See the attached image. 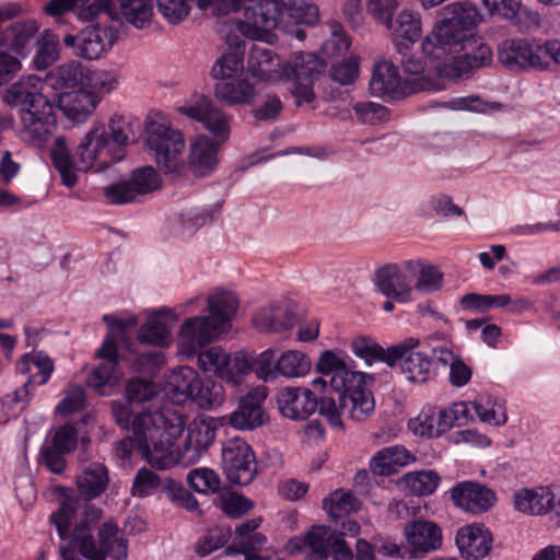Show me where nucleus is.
<instances>
[{
    "mask_svg": "<svg viewBox=\"0 0 560 560\" xmlns=\"http://www.w3.org/2000/svg\"><path fill=\"white\" fill-rule=\"evenodd\" d=\"M178 110L189 118L200 121L215 137L222 140L229 138L230 119L210 98L201 96L192 104L180 106Z\"/></svg>",
    "mask_w": 560,
    "mask_h": 560,
    "instance_id": "27",
    "label": "nucleus"
},
{
    "mask_svg": "<svg viewBox=\"0 0 560 560\" xmlns=\"http://www.w3.org/2000/svg\"><path fill=\"white\" fill-rule=\"evenodd\" d=\"M132 127L130 121L126 120L122 116H114L110 118L108 124V130L106 129V141L110 149L112 156L116 161H121L125 155V148L130 143V137L132 135Z\"/></svg>",
    "mask_w": 560,
    "mask_h": 560,
    "instance_id": "51",
    "label": "nucleus"
},
{
    "mask_svg": "<svg viewBox=\"0 0 560 560\" xmlns=\"http://www.w3.org/2000/svg\"><path fill=\"white\" fill-rule=\"evenodd\" d=\"M36 44L38 48L33 62L36 69L45 70L59 57V38L51 31L46 30Z\"/></svg>",
    "mask_w": 560,
    "mask_h": 560,
    "instance_id": "57",
    "label": "nucleus"
},
{
    "mask_svg": "<svg viewBox=\"0 0 560 560\" xmlns=\"http://www.w3.org/2000/svg\"><path fill=\"white\" fill-rule=\"evenodd\" d=\"M339 392L338 405L332 398L319 401L307 387H283L277 395L280 413L291 420H305L318 409L334 429H343L340 415L362 420L374 410V398L369 387H335Z\"/></svg>",
    "mask_w": 560,
    "mask_h": 560,
    "instance_id": "1",
    "label": "nucleus"
},
{
    "mask_svg": "<svg viewBox=\"0 0 560 560\" xmlns=\"http://www.w3.org/2000/svg\"><path fill=\"white\" fill-rule=\"evenodd\" d=\"M30 387H16L11 394L0 398V423L9 422L16 418L30 404L33 398Z\"/></svg>",
    "mask_w": 560,
    "mask_h": 560,
    "instance_id": "54",
    "label": "nucleus"
},
{
    "mask_svg": "<svg viewBox=\"0 0 560 560\" xmlns=\"http://www.w3.org/2000/svg\"><path fill=\"white\" fill-rule=\"evenodd\" d=\"M419 266V261L406 260L400 265L387 264L376 269L374 284L377 291L400 304L413 301V282Z\"/></svg>",
    "mask_w": 560,
    "mask_h": 560,
    "instance_id": "10",
    "label": "nucleus"
},
{
    "mask_svg": "<svg viewBox=\"0 0 560 560\" xmlns=\"http://www.w3.org/2000/svg\"><path fill=\"white\" fill-rule=\"evenodd\" d=\"M38 30L39 26L35 20L13 23L2 33L0 45L24 57L37 43Z\"/></svg>",
    "mask_w": 560,
    "mask_h": 560,
    "instance_id": "33",
    "label": "nucleus"
},
{
    "mask_svg": "<svg viewBox=\"0 0 560 560\" xmlns=\"http://www.w3.org/2000/svg\"><path fill=\"white\" fill-rule=\"evenodd\" d=\"M44 81L36 75L22 77L3 95V101L19 109L23 141L40 147L54 132L56 116L50 101L43 94Z\"/></svg>",
    "mask_w": 560,
    "mask_h": 560,
    "instance_id": "3",
    "label": "nucleus"
},
{
    "mask_svg": "<svg viewBox=\"0 0 560 560\" xmlns=\"http://www.w3.org/2000/svg\"><path fill=\"white\" fill-rule=\"evenodd\" d=\"M393 42L398 54H407L421 35V20L417 12L401 10L393 21Z\"/></svg>",
    "mask_w": 560,
    "mask_h": 560,
    "instance_id": "34",
    "label": "nucleus"
},
{
    "mask_svg": "<svg viewBox=\"0 0 560 560\" xmlns=\"http://www.w3.org/2000/svg\"><path fill=\"white\" fill-rule=\"evenodd\" d=\"M422 88L418 80L402 81L399 69L392 62L375 63L370 80V92L373 96L387 101L400 100Z\"/></svg>",
    "mask_w": 560,
    "mask_h": 560,
    "instance_id": "19",
    "label": "nucleus"
},
{
    "mask_svg": "<svg viewBox=\"0 0 560 560\" xmlns=\"http://www.w3.org/2000/svg\"><path fill=\"white\" fill-rule=\"evenodd\" d=\"M187 481L195 491L201 493H214L220 489L221 485L218 474L210 468L192 469L187 476Z\"/></svg>",
    "mask_w": 560,
    "mask_h": 560,
    "instance_id": "60",
    "label": "nucleus"
},
{
    "mask_svg": "<svg viewBox=\"0 0 560 560\" xmlns=\"http://www.w3.org/2000/svg\"><path fill=\"white\" fill-rule=\"evenodd\" d=\"M551 490L547 487L536 489H522L514 493V508L522 513L530 515H545L550 513Z\"/></svg>",
    "mask_w": 560,
    "mask_h": 560,
    "instance_id": "43",
    "label": "nucleus"
},
{
    "mask_svg": "<svg viewBox=\"0 0 560 560\" xmlns=\"http://www.w3.org/2000/svg\"><path fill=\"white\" fill-rule=\"evenodd\" d=\"M324 509L328 514L337 520L352 512H357L360 509V501L350 491L338 489L334 491L329 498L323 501Z\"/></svg>",
    "mask_w": 560,
    "mask_h": 560,
    "instance_id": "56",
    "label": "nucleus"
},
{
    "mask_svg": "<svg viewBox=\"0 0 560 560\" xmlns=\"http://www.w3.org/2000/svg\"><path fill=\"white\" fill-rule=\"evenodd\" d=\"M198 365L205 372L231 383L240 385L248 375L249 364L245 352H236L233 357L221 347H211L198 354Z\"/></svg>",
    "mask_w": 560,
    "mask_h": 560,
    "instance_id": "16",
    "label": "nucleus"
},
{
    "mask_svg": "<svg viewBox=\"0 0 560 560\" xmlns=\"http://www.w3.org/2000/svg\"><path fill=\"white\" fill-rule=\"evenodd\" d=\"M173 398L180 395V401L190 400L200 409L212 410L220 407L224 399V387H172Z\"/></svg>",
    "mask_w": 560,
    "mask_h": 560,
    "instance_id": "48",
    "label": "nucleus"
},
{
    "mask_svg": "<svg viewBox=\"0 0 560 560\" xmlns=\"http://www.w3.org/2000/svg\"><path fill=\"white\" fill-rule=\"evenodd\" d=\"M127 393L122 399L112 402V411L115 421L121 428H128L130 417L133 415L136 419L140 412H150L159 400L160 387H126Z\"/></svg>",
    "mask_w": 560,
    "mask_h": 560,
    "instance_id": "24",
    "label": "nucleus"
},
{
    "mask_svg": "<svg viewBox=\"0 0 560 560\" xmlns=\"http://www.w3.org/2000/svg\"><path fill=\"white\" fill-rule=\"evenodd\" d=\"M277 351L273 349H267L253 358L246 353V361L249 364L248 374L254 372L256 377L262 382H275L279 372L277 370Z\"/></svg>",
    "mask_w": 560,
    "mask_h": 560,
    "instance_id": "55",
    "label": "nucleus"
},
{
    "mask_svg": "<svg viewBox=\"0 0 560 560\" xmlns=\"http://www.w3.org/2000/svg\"><path fill=\"white\" fill-rule=\"evenodd\" d=\"M329 557L332 560H376L374 547L366 539L360 538L357 540L355 552L353 553L342 534H338L337 529H334L329 544Z\"/></svg>",
    "mask_w": 560,
    "mask_h": 560,
    "instance_id": "46",
    "label": "nucleus"
},
{
    "mask_svg": "<svg viewBox=\"0 0 560 560\" xmlns=\"http://www.w3.org/2000/svg\"><path fill=\"white\" fill-rule=\"evenodd\" d=\"M164 492L173 503L187 511L194 512L198 509L196 498L179 481L167 479L164 482Z\"/></svg>",
    "mask_w": 560,
    "mask_h": 560,
    "instance_id": "64",
    "label": "nucleus"
},
{
    "mask_svg": "<svg viewBox=\"0 0 560 560\" xmlns=\"http://www.w3.org/2000/svg\"><path fill=\"white\" fill-rule=\"evenodd\" d=\"M546 46L547 40L508 38L498 46V59L510 70H546L549 68Z\"/></svg>",
    "mask_w": 560,
    "mask_h": 560,
    "instance_id": "11",
    "label": "nucleus"
},
{
    "mask_svg": "<svg viewBox=\"0 0 560 560\" xmlns=\"http://www.w3.org/2000/svg\"><path fill=\"white\" fill-rule=\"evenodd\" d=\"M492 534L483 524H470L460 527L455 544L465 560H481L492 547Z\"/></svg>",
    "mask_w": 560,
    "mask_h": 560,
    "instance_id": "28",
    "label": "nucleus"
},
{
    "mask_svg": "<svg viewBox=\"0 0 560 560\" xmlns=\"http://www.w3.org/2000/svg\"><path fill=\"white\" fill-rule=\"evenodd\" d=\"M217 428L211 421L201 420L188 427L183 450L177 454L180 462L194 463L212 445Z\"/></svg>",
    "mask_w": 560,
    "mask_h": 560,
    "instance_id": "31",
    "label": "nucleus"
},
{
    "mask_svg": "<svg viewBox=\"0 0 560 560\" xmlns=\"http://www.w3.org/2000/svg\"><path fill=\"white\" fill-rule=\"evenodd\" d=\"M175 320L177 316L171 308L163 307L154 311L140 326L137 338L141 343L165 347L172 339L170 322Z\"/></svg>",
    "mask_w": 560,
    "mask_h": 560,
    "instance_id": "30",
    "label": "nucleus"
},
{
    "mask_svg": "<svg viewBox=\"0 0 560 560\" xmlns=\"http://www.w3.org/2000/svg\"><path fill=\"white\" fill-rule=\"evenodd\" d=\"M108 482V470L101 463H90L77 477L79 493L86 501L101 497L106 491Z\"/></svg>",
    "mask_w": 560,
    "mask_h": 560,
    "instance_id": "38",
    "label": "nucleus"
},
{
    "mask_svg": "<svg viewBox=\"0 0 560 560\" xmlns=\"http://www.w3.org/2000/svg\"><path fill=\"white\" fill-rule=\"evenodd\" d=\"M237 299L231 292H221L208 298V315L186 318L178 330V353L189 358L211 343L229 328L237 310Z\"/></svg>",
    "mask_w": 560,
    "mask_h": 560,
    "instance_id": "4",
    "label": "nucleus"
},
{
    "mask_svg": "<svg viewBox=\"0 0 560 560\" xmlns=\"http://www.w3.org/2000/svg\"><path fill=\"white\" fill-rule=\"evenodd\" d=\"M55 370L54 360L44 351L23 354L16 362V371L28 374L24 385H45Z\"/></svg>",
    "mask_w": 560,
    "mask_h": 560,
    "instance_id": "35",
    "label": "nucleus"
},
{
    "mask_svg": "<svg viewBox=\"0 0 560 560\" xmlns=\"http://www.w3.org/2000/svg\"><path fill=\"white\" fill-rule=\"evenodd\" d=\"M334 528L314 525L305 534L290 538L285 545L289 555H304V560H327Z\"/></svg>",
    "mask_w": 560,
    "mask_h": 560,
    "instance_id": "25",
    "label": "nucleus"
},
{
    "mask_svg": "<svg viewBox=\"0 0 560 560\" xmlns=\"http://www.w3.org/2000/svg\"><path fill=\"white\" fill-rule=\"evenodd\" d=\"M162 177L152 166L135 168L129 179L119 180L104 188V197L110 205H127L160 189Z\"/></svg>",
    "mask_w": 560,
    "mask_h": 560,
    "instance_id": "13",
    "label": "nucleus"
},
{
    "mask_svg": "<svg viewBox=\"0 0 560 560\" xmlns=\"http://www.w3.org/2000/svg\"><path fill=\"white\" fill-rule=\"evenodd\" d=\"M98 14L104 12L113 21L127 23L138 30L150 25L153 0H100Z\"/></svg>",
    "mask_w": 560,
    "mask_h": 560,
    "instance_id": "23",
    "label": "nucleus"
},
{
    "mask_svg": "<svg viewBox=\"0 0 560 560\" xmlns=\"http://www.w3.org/2000/svg\"><path fill=\"white\" fill-rule=\"evenodd\" d=\"M222 469L234 485L248 486L257 475V462L252 446L242 438L226 440L221 450Z\"/></svg>",
    "mask_w": 560,
    "mask_h": 560,
    "instance_id": "14",
    "label": "nucleus"
},
{
    "mask_svg": "<svg viewBox=\"0 0 560 560\" xmlns=\"http://www.w3.org/2000/svg\"><path fill=\"white\" fill-rule=\"evenodd\" d=\"M280 62L272 49L259 45H253L247 58L248 73L260 81H269L278 78Z\"/></svg>",
    "mask_w": 560,
    "mask_h": 560,
    "instance_id": "39",
    "label": "nucleus"
},
{
    "mask_svg": "<svg viewBox=\"0 0 560 560\" xmlns=\"http://www.w3.org/2000/svg\"><path fill=\"white\" fill-rule=\"evenodd\" d=\"M404 536L411 550L413 559H421L439 550L443 542L441 527L429 520H412L404 528Z\"/></svg>",
    "mask_w": 560,
    "mask_h": 560,
    "instance_id": "26",
    "label": "nucleus"
},
{
    "mask_svg": "<svg viewBox=\"0 0 560 560\" xmlns=\"http://www.w3.org/2000/svg\"><path fill=\"white\" fill-rule=\"evenodd\" d=\"M159 408L155 404L150 412H140L135 419V430L143 458L153 468L165 470L179 463V457L174 452V442L184 432L187 417L177 409L156 412Z\"/></svg>",
    "mask_w": 560,
    "mask_h": 560,
    "instance_id": "2",
    "label": "nucleus"
},
{
    "mask_svg": "<svg viewBox=\"0 0 560 560\" xmlns=\"http://www.w3.org/2000/svg\"><path fill=\"white\" fill-rule=\"evenodd\" d=\"M253 322L260 330L280 332L292 328L296 317L288 305L271 303L269 306L259 310Z\"/></svg>",
    "mask_w": 560,
    "mask_h": 560,
    "instance_id": "37",
    "label": "nucleus"
},
{
    "mask_svg": "<svg viewBox=\"0 0 560 560\" xmlns=\"http://www.w3.org/2000/svg\"><path fill=\"white\" fill-rule=\"evenodd\" d=\"M450 108L455 110H470L480 114H492L500 112L503 104L495 101H486L478 95L455 97L450 102Z\"/></svg>",
    "mask_w": 560,
    "mask_h": 560,
    "instance_id": "59",
    "label": "nucleus"
},
{
    "mask_svg": "<svg viewBox=\"0 0 560 560\" xmlns=\"http://www.w3.org/2000/svg\"><path fill=\"white\" fill-rule=\"evenodd\" d=\"M262 19L258 3L255 0H247L243 18L225 20L219 28V35L226 45L235 48H240L245 38L267 40L270 31Z\"/></svg>",
    "mask_w": 560,
    "mask_h": 560,
    "instance_id": "15",
    "label": "nucleus"
},
{
    "mask_svg": "<svg viewBox=\"0 0 560 560\" xmlns=\"http://www.w3.org/2000/svg\"><path fill=\"white\" fill-rule=\"evenodd\" d=\"M106 141V128L104 126L93 127L81 140L75 150V168L81 172L95 170L101 172L107 168L113 162L110 149Z\"/></svg>",
    "mask_w": 560,
    "mask_h": 560,
    "instance_id": "18",
    "label": "nucleus"
},
{
    "mask_svg": "<svg viewBox=\"0 0 560 560\" xmlns=\"http://www.w3.org/2000/svg\"><path fill=\"white\" fill-rule=\"evenodd\" d=\"M315 371L322 376H331L330 384L323 377L314 378L310 385H368L378 380L374 373H366L355 369V362L343 351L324 350L316 363Z\"/></svg>",
    "mask_w": 560,
    "mask_h": 560,
    "instance_id": "8",
    "label": "nucleus"
},
{
    "mask_svg": "<svg viewBox=\"0 0 560 560\" xmlns=\"http://www.w3.org/2000/svg\"><path fill=\"white\" fill-rule=\"evenodd\" d=\"M130 371L135 374L126 385H153L161 359L158 352H130L126 358Z\"/></svg>",
    "mask_w": 560,
    "mask_h": 560,
    "instance_id": "42",
    "label": "nucleus"
},
{
    "mask_svg": "<svg viewBox=\"0 0 560 560\" xmlns=\"http://www.w3.org/2000/svg\"><path fill=\"white\" fill-rule=\"evenodd\" d=\"M454 504L471 513L488 511L495 502V493L483 485L474 481H462L451 489Z\"/></svg>",
    "mask_w": 560,
    "mask_h": 560,
    "instance_id": "29",
    "label": "nucleus"
},
{
    "mask_svg": "<svg viewBox=\"0 0 560 560\" xmlns=\"http://www.w3.org/2000/svg\"><path fill=\"white\" fill-rule=\"evenodd\" d=\"M50 156L54 166L60 174L62 184L67 187H73L78 182V177L74 172V170H77L75 159L72 160L63 137H57L55 139L50 150Z\"/></svg>",
    "mask_w": 560,
    "mask_h": 560,
    "instance_id": "50",
    "label": "nucleus"
},
{
    "mask_svg": "<svg viewBox=\"0 0 560 560\" xmlns=\"http://www.w3.org/2000/svg\"><path fill=\"white\" fill-rule=\"evenodd\" d=\"M100 0H49L44 5L48 16L57 18L74 11L79 20L93 21L98 15Z\"/></svg>",
    "mask_w": 560,
    "mask_h": 560,
    "instance_id": "45",
    "label": "nucleus"
},
{
    "mask_svg": "<svg viewBox=\"0 0 560 560\" xmlns=\"http://www.w3.org/2000/svg\"><path fill=\"white\" fill-rule=\"evenodd\" d=\"M326 61L315 52L298 51L281 68L282 74L292 81V94L298 106L311 103L314 97V82L325 72Z\"/></svg>",
    "mask_w": 560,
    "mask_h": 560,
    "instance_id": "7",
    "label": "nucleus"
},
{
    "mask_svg": "<svg viewBox=\"0 0 560 560\" xmlns=\"http://www.w3.org/2000/svg\"><path fill=\"white\" fill-rule=\"evenodd\" d=\"M88 73L84 67L75 60L57 67L48 75L49 84L58 90H78L85 85Z\"/></svg>",
    "mask_w": 560,
    "mask_h": 560,
    "instance_id": "47",
    "label": "nucleus"
},
{
    "mask_svg": "<svg viewBox=\"0 0 560 560\" xmlns=\"http://www.w3.org/2000/svg\"><path fill=\"white\" fill-rule=\"evenodd\" d=\"M86 518L81 521L72 532L71 544L79 548L80 553L89 560H106L109 556L114 560H127L128 541L121 535L116 525L104 523L98 529V547L93 538V529L90 522L101 518L102 511L94 506L86 509Z\"/></svg>",
    "mask_w": 560,
    "mask_h": 560,
    "instance_id": "6",
    "label": "nucleus"
},
{
    "mask_svg": "<svg viewBox=\"0 0 560 560\" xmlns=\"http://www.w3.org/2000/svg\"><path fill=\"white\" fill-rule=\"evenodd\" d=\"M456 422V417L447 409L435 412L433 409L422 410L417 419L411 422L416 433L427 438H439L448 431Z\"/></svg>",
    "mask_w": 560,
    "mask_h": 560,
    "instance_id": "41",
    "label": "nucleus"
},
{
    "mask_svg": "<svg viewBox=\"0 0 560 560\" xmlns=\"http://www.w3.org/2000/svg\"><path fill=\"white\" fill-rule=\"evenodd\" d=\"M410 350L406 353L401 363V373L405 375L407 382L410 383H427L433 380L435 372L433 362L422 352H412Z\"/></svg>",
    "mask_w": 560,
    "mask_h": 560,
    "instance_id": "49",
    "label": "nucleus"
},
{
    "mask_svg": "<svg viewBox=\"0 0 560 560\" xmlns=\"http://www.w3.org/2000/svg\"><path fill=\"white\" fill-rule=\"evenodd\" d=\"M101 97L90 91L78 89L62 92L58 97V106L73 121H84L95 109Z\"/></svg>",
    "mask_w": 560,
    "mask_h": 560,
    "instance_id": "32",
    "label": "nucleus"
},
{
    "mask_svg": "<svg viewBox=\"0 0 560 560\" xmlns=\"http://www.w3.org/2000/svg\"><path fill=\"white\" fill-rule=\"evenodd\" d=\"M491 58L490 47L481 44L472 52H465L462 56L453 57L450 62L444 63L439 70L450 79H460L468 75L472 69L490 63Z\"/></svg>",
    "mask_w": 560,
    "mask_h": 560,
    "instance_id": "36",
    "label": "nucleus"
},
{
    "mask_svg": "<svg viewBox=\"0 0 560 560\" xmlns=\"http://www.w3.org/2000/svg\"><path fill=\"white\" fill-rule=\"evenodd\" d=\"M220 210V202H217L215 205L208 208L190 209L180 214L182 225L188 232H194L197 229L203 226L207 222L213 220L214 214L219 213Z\"/></svg>",
    "mask_w": 560,
    "mask_h": 560,
    "instance_id": "61",
    "label": "nucleus"
},
{
    "mask_svg": "<svg viewBox=\"0 0 560 560\" xmlns=\"http://www.w3.org/2000/svg\"><path fill=\"white\" fill-rule=\"evenodd\" d=\"M147 144L156 163L165 172H178L179 155L185 148L183 133L164 121L151 120L147 128Z\"/></svg>",
    "mask_w": 560,
    "mask_h": 560,
    "instance_id": "12",
    "label": "nucleus"
},
{
    "mask_svg": "<svg viewBox=\"0 0 560 560\" xmlns=\"http://www.w3.org/2000/svg\"><path fill=\"white\" fill-rule=\"evenodd\" d=\"M214 95L219 101L229 105H250L256 98V91L252 83L245 79L218 82Z\"/></svg>",
    "mask_w": 560,
    "mask_h": 560,
    "instance_id": "44",
    "label": "nucleus"
},
{
    "mask_svg": "<svg viewBox=\"0 0 560 560\" xmlns=\"http://www.w3.org/2000/svg\"><path fill=\"white\" fill-rule=\"evenodd\" d=\"M283 109L281 100L276 94H266L264 98L252 109V116L256 121H276Z\"/></svg>",
    "mask_w": 560,
    "mask_h": 560,
    "instance_id": "62",
    "label": "nucleus"
},
{
    "mask_svg": "<svg viewBox=\"0 0 560 560\" xmlns=\"http://www.w3.org/2000/svg\"><path fill=\"white\" fill-rule=\"evenodd\" d=\"M243 69V54L238 51H231L223 54L214 62L211 74L215 79L232 78L234 74Z\"/></svg>",
    "mask_w": 560,
    "mask_h": 560,
    "instance_id": "63",
    "label": "nucleus"
},
{
    "mask_svg": "<svg viewBox=\"0 0 560 560\" xmlns=\"http://www.w3.org/2000/svg\"><path fill=\"white\" fill-rule=\"evenodd\" d=\"M311 368L312 362L310 357L299 350L284 351L277 360V370L279 375L285 378L304 377L310 373Z\"/></svg>",
    "mask_w": 560,
    "mask_h": 560,
    "instance_id": "52",
    "label": "nucleus"
},
{
    "mask_svg": "<svg viewBox=\"0 0 560 560\" xmlns=\"http://www.w3.org/2000/svg\"><path fill=\"white\" fill-rule=\"evenodd\" d=\"M117 38L115 28L97 24L83 28L78 35H66L63 44L72 48L75 56L95 60L109 51Z\"/></svg>",
    "mask_w": 560,
    "mask_h": 560,
    "instance_id": "17",
    "label": "nucleus"
},
{
    "mask_svg": "<svg viewBox=\"0 0 560 560\" xmlns=\"http://www.w3.org/2000/svg\"><path fill=\"white\" fill-rule=\"evenodd\" d=\"M95 358L103 360L93 368L88 376L86 385H120L124 372L119 364L117 337L108 331L101 347L95 352Z\"/></svg>",
    "mask_w": 560,
    "mask_h": 560,
    "instance_id": "22",
    "label": "nucleus"
},
{
    "mask_svg": "<svg viewBox=\"0 0 560 560\" xmlns=\"http://www.w3.org/2000/svg\"><path fill=\"white\" fill-rule=\"evenodd\" d=\"M419 345V339L410 337L398 345L384 349L371 337L358 336L351 341L350 349L368 366L375 362H385L389 368H394L397 361L401 360L408 351L418 348Z\"/></svg>",
    "mask_w": 560,
    "mask_h": 560,
    "instance_id": "21",
    "label": "nucleus"
},
{
    "mask_svg": "<svg viewBox=\"0 0 560 560\" xmlns=\"http://www.w3.org/2000/svg\"><path fill=\"white\" fill-rule=\"evenodd\" d=\"M267 396V387H252L240 396L236 408L229 416L230 425L241 431H253L266 424L269 420L264 409Z\"/></svg>",
    "mask_w": 560,
    "mask_h": 560,
    "instance_id": "20",
    "label": "nucleus"
},
{
    "mask_svg": "<svg viewBox=\"0 0 560 560\" xmlns=\"http://www.w3.org/2000/svg\"><path fill=\"white\" fill-rule=\"evenodd\" d=\"M220 142L207 136H199L190 145L189 162L194 172L205 176L212 172L218 164Z\"/></svg>",
    "mask_w": 560,
    "mask_h": 560,
    "instance_id": "40",
    "label": "nucleus"
},
{
    "mask_svg": "<svg viewBox=\"0 0 560 560\" xmlns=\"http://www.w3.org/2000/svg\"><path fill=\"white\" fill-rule=\"evenodd\" d=\"M441 478L434 470H420L406 474L400 479V486L413 495L423 497L432 494Z\"/></svg>",
    "mask_w": 560,
    "mask_h": 560,
    "instance_id": "53",
    "label": "nucleus"
},
{
    "mask_svg": "<svg viewBox=\"0 0 560 560\" xmlns=\"http://www.w3.org/2000/svg\"><path fill=\"white\" fill-rule=\"evenodd\" d=\"M452 16L445 19L421 44L422 52L432 60H442L465 48L466 31L481 22L478 9L469 2H456L446 7Z\"/></svg>",
    "mask_w": 560,
    "mask_h": 560,
    "instance_id": "5",
    "label": "nucleus"
},
{
    "mask_svg": "<svg viewBox=\"0 0 560 560\" xmlns=\"http://www.w3.org/2000/svg\"><path fill=\"white\" fill-rule=\"evenodd\" d=\"M168 478L162 479L156 472L142 467L136 474L131 493L132 495L144 498L153 494L160 489L164 491V482Z\"/></svg>",
    "mask_w": 560,
    "mask_h": 560,
    "instance_id": "58",
    "label": "nucleus"
},
{
    "mask_svg": "<svg viewBox=\"0 0 560 560\" xmlns=\"http://www.w3.org/2000/svg\"><path fill=\"white\" fill-rule=\"evenodd\" d=\"M265 25L271 32L284 30L285 19L296 24L315 25L319 20L318 7L312 0H255Z\"/></svg>",
    "mask_w": 560,
    "mask_h": 560,
    "instance_id": "9",
    "label": "nucleus"
}]
</instances>
